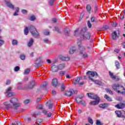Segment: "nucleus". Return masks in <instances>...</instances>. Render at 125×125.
<instances>
[{"label":"nucleus","instance_id":"obj_15","mask_svg":"<svg viewBox=\"0 0 125 125\" xmlns=\"http://www.w3.org/2000/svg\"><path fill=\"white\" fill-rule=\"evenodd\" d=\"M115 67L117 70H119L121 67V63L118 61H115Z\"/></svg>","mask_w":125,"mask_h":125},{"label":"nucleus","instance_id":"obj_16","mask_svg":"<svg viewBox=\"0 0 125 125\" xmlns=\"http://www.w3.org/2000/svg\"><path fill=\"white\" fill-rule=\"evenodd\" d=\"M108 106H109V104H106V103L100 104L99 105L100 108H103V109H104L105 108H107L108 107Z\"/></svg>","mask_w":125,"mask_h":125},{"label":"nucleus","instance_id":"obj_52","mask_svg":"<svg viewBox=\"0 0 125 125\" xmlns=\"http://www.w3.org/2000/svg\"><path fill=\"white\" fill-rule=\"evenodd\" d=\"M43 42L46 43H48L49 41H48V39H44Z\"/></svg>","mask_w":125,"mask_h":125},{"label":"nucleus","instance_id":"obj_61","mask_svg":"<svg viewBox=\"0 0 125 125\" xmlns=\"http://www.w3.org/2000/svg\"><path fill=\"white\" fill-rule=\"evenodd\" d=\"M41 101V98H38L36 100V102L39 103Z\"/></svg>","mask_w":125,"mask_h":125},{"label":"nucleus","instance_id":"obj_47","mask_svg":"<svg viewBox=\"0 0 125 125\" xmlns=\"http://www.w3.org/2000/svg\"><path fill=\"white\" fill-rule=\"evenodd\" d=\"M10 83H11V80H8L6 81V84L8 85V84H10Z\"/></svg>","mask_w":125,"mask_h":125},{"label":"nucleus","instance_id":"obj_58","mask_svg":"<svg viewBox=\"0 0 125 125\" xmlns=\"http://www.w3.org/2000/svg\"><path fill=\"white\" fill-rule=\"evenodd\" d=\"M66 78H67V79H71V76H70V75L67 74L66 75Z\"/></svg>","mask_w":125,"mask_h":125},{"label":"nucleus","instance_id":"obj_43","mask_svg":"<svg viewBox=\"0 0 125 125\" xmlns=\"http://www.w3.org/2000/svg\"><path fill=\"white\" fill-rule=\"evenodd\" d=\"M55 31L58 32V33H61V31H60V29L57 27H55Z\"/></svg>","mask_w":125,"mask_h":125},{"label":"nucleus","instance_id":"obj_24","mask_svg":"<svg viewBox=\"0 0 125 125\" xmlns=\"http://www.w3.org/2000/svg\"><path fill=\"white\" fill-rule=\"evenodd\" d=\"M35 82L34 81H32L30 83V84H29V85L28 86V88L32 89L33 88L34 86H35Z\"/></svg>","mask_w":125,"mask_h":125},{"label":"nucleus","instance_id":"obj_25","mask_svg":"<svg viewBox=\"0 0 125 125\" xmlns=\"http://www.w3.org/2000/svg\"><path fill=\"white\" fill-rule=\"evenodd\" d=\"M58 68L59 70H62L65 68V64H59Z\"/></svg>","mask_w":125,"mask_h":125},{"label":"nucleus","instance_id":"obj_34","mask_svg":"<svg viewBox=\"0 0 125 125\" xmlns=\"http://www.w3.org/2000/svg\"><path fill=\"white\" fill-rule=\"evenodd\" d=\"M43 34L45 36H48L49 35V31L48 30H45L43 31Z\"/></svg>","mask_w":125,"mask_h":125},{"label":"nucleus","instance_id":"obj_11","mask_svg":"<svg viewBox=\"0 0 125 125\" xmlns=\"http://www.w3.org/2000/svg\"><path fill=\"white\" fill-rule=\"evenodd\" d=\"M115 107L116 108H117V109H123V108H125V102L116 104Z\"/></svg>","mask_w":125,"mask_h":125},{"label":"nucleus","instance_id":"obj_18","mask_svg":"<svg viewBox=\"0 0 125 125\" xmlns=\"http://www.w3.org/2000/svg\"><path fill=\"white\" fill-rule=\"evenodd\" d=\"M60 60L62 61H69L70 60V58L68 57H61Z\"/></svg>","mask_w":125,"mask_h":125},{"label":"nucleus","instance_id":"obj_21","mask_svg":"<svg viewBox=\"0 0 125 125\" xmlns=\"http://www.w3.org/2000/svg\"><path fill=\"white\" fill-rule=\"evenodd\" d=\"M6 5L8 7H9V8H11V9H14V6L12 4H11V3L9 2H7Z\"/></svg>","mask_w":125,"mask_h":125},{"label":"nucleus","instance_id":"obj_5","mask_svg":"<svg viewBox=\"0 0 125 125\" xmlns=\"http://www.w3.org/2000/svg\"><path fill=\"white\" fill-rule=\"evenodd\" d=\"M112 87L113 89L115 91H117L118 93H121V94H125V87L119 84L114 83L112 85Z\"/></svg>","mask_w":125,"mask_h":125},{"label":"nucleus","instance_id":"obj_12","mask_svg":"<svg viewBox=\"0 0 125 125\" xmlns=\"http://www.w3.org/2000/svg\"><path fill=\"white\" fill-rule=\"evenodd\" d=\"M52 84L53 86L56 87L58 85V80L56 78H54L52 81Z\"/></svg>","mask_w":125,"mask_h":125},{"label":"nucleus","instance_id":"obj_10","mask_svg":"<svg viewBox=\"0 0 125 125\" xmlns=\"http://www.w3.org/2000/svg\"><path fill=\"white\" fill-rule=\"evenodd\" d=\"M12 90V88L9 87L6 90V93H7V97H11V96H13L14 95V93L10 92Z\"/></svg>","mask_w":125,"mask_h":125},{"label":"nucleus","instance_id":"obj_4","mask_svg":"<svg viewBox=\"0 0 125 125\" xmlns=\"http://www.w3.org/2000/svg\"><path fill=\"white\" fill-rule=\"evenodd\" d=\"M87 95H88V98H90V99H94L96 100L90 102V105H98V104H99V102L100 101V99L99 98V97L92 93H87Z\"/></svg>","mask_w":125,"mask_h":125},{"label":"nucleus","instance_id":"obj_63","mask_svg":"<svg viewBox=\"0 0 125 125\" xmlns=\"http://www.w3.org/2000/svg\"><path fill=\"white\" fill-rule=\"evenodd\" d=\"M122 45L123 46V48H125V42L122 43Z\"/></svg>","mask_w":125,"mask_h":125},{"label":"nucleus","instance_id":"obj_45","mask_svg":"<svg viewBox=\"0 0 125 125\" xmlns=\"http://www.w3.org/2000/svg\"><path fill=\"white\" fill-rule=\"evenodd\" d=\"M37 108L38 109H40V110H41L42 109V104H39L37 106Z\"/></svg>","mask_w":125,"mask_h":125},{"label":"nucleus","instance_id":"obj_20","mask_svg":"<svg viewBox=\"0 0 125 125\" xmlns=\"http://www.w3.org/2000/svg\"><path fill=\"white\" fill-rule=\"evenodd\" d=\"M46 105L48 106V109H52V107L53 106V104H50V101H48L46 104Z\"/></svg>","mask_w":125,"mask_h":125},{"label":"nucleus","instance_id":"obj_8","mask_svg":"<svg viewBox=\"0 0 125 125\" xmlns=\"http://www.w3.org/2000/svg\"><path fill=\"white\" fill-rule=\"evenodd\" d=\"M76 93H78L77 91H75L73 89H70L69 91L65 92V95H66V96H72L73 94H76Z\"/></svg>","mask_w":125,"mask_h":125},{"label":"nucleus","instance_id":"obj_27","mask_svg":"<svg viewBox=\"0 0 125 125\" xmlns=\"http://www.w3.org/2000/svg\"><path fill=\"white\" fill-rule=\"evenodd\" d=\"M76 51V47H73L69 50L70 54H73Z\"/></svg>","mask_w":125,"mask_h":125},{"label":"nucleus","instance_id":"obj_60","mask_svg":"<svg viewBox=\"0 0 125 125\" xmlns=\"http://www.w3.org/2000/svg\"><path fill=\"white\" fill-rule=\"evenodd\" d=\"M115 52H116V53H119V52H120V50L116 49L114 50Z\"/></svg>","mask_w":125,"mask_h":125},{"label":"nucleus","instance_id":"obj_36","mask_svg":"<svg viewBox=\"0 0 125 125\" xmlns=\"http://www.w3.org/2000/svg\"><path fill=\"white\" fill-rule=\"evenodd\" d=\"M88 121L89 124H91V125H93V120L91 119V118L89 117L88 118Z\"/></svg>","mask_w":125,"mask_h":125},{"label":"nucleus","instance_id":"obj_31","mask_svg":"<svg viewBox=\"0 0 125 125\" xmlns=\"http://www.w3.org/2000/svg\"><path fill=\"white\" fill-rule=\"evenodd\" d=\"M24 33L25 35H28V33H29V29L28 28V27H25V28L24 29Z\"/></svg>","mask_w":125,"mask_h":125},{"label":"nucleus","instance_id":"obj_13","mask_svg":"<svg viewBox=\"0 0 125 125\" xmlns=\"http://www.w3.org/2000/svg\"><path fill=\"white\" fill-rule=\"evenodd\" d=\"M80 81H81V78H80V77H77L76 78L74 79L73 81V84H79Z\"/></svg>","mask_w":125,"mask_h":125},{"label":"nucleus","instance_id":"obj_50","mask_svg":"<svg viewBox=\"0 0 125 125\" xmlns=\"http://www.w3.org/2000/svg\"><path fill=\"white\" fill-rule=\"evenodd\" d=\"M103 29L104 30H107V29H109V26H108L107 25H105L104 26Z\"/></svg>","mask_w":125,"mask_h":125},{"label":"nucleus","instance_id":"obj_7","mask_svg":"<svg viewBox=\"0 0 125 125\" xmlns=\"http://www.w3.org/2000/svg\"><path fill=\"white\" fill-rule=\"evenodd\" d=\"M29 30L31 34L34 37V38H36V39H39L40 38V34H39V32L37 31V29L34 26H30L29 27Z\"/></svg>","mask_w":125,"mask_h":125},{"label":"nucleus","instance_id":"obj_39","mask_svg":"<svg viewBox=\"0 0 125 125\" xmlns=\"http://www.w3.org/2000/svg\"><path fill=\"white\" fill-rule=\"evenodd\" d=\"M77 103H81V102L82 101V98H77L76 99Z\"/></svg>","mask_w":125,"mask_h":125},{"label":"nucleus","instance_id":"obj_62","mask_svg":"<svg viewBox=\"0 0 125 125\" xmlns=\"http://www.w3.org/2000/svg\"><path fill=\"white\" fill-rule=\"evenodd\" d=\"M56 21H57L56 19H53L52 20V22H53V23H56Z\"/></svg>","mask_w":125,"mask_h":125},{"label":"nucleus","instance_id":"obj_23","mask_svg":"<svg viewBox=\"0 0 125 125\" xmlns=\"http://www.w3.org/2000/svg\"><path fill=\"white\" fill-rule=\"evenodd\" d=\"M65 86H66L65 83H62L61 85V90H62V91H64V90H65V88H66Z\"/></svg>","mask_w":125,"mask_h":125},{"label":"nucleus","instance_id":"obj_46","mask_svg":"<svg viewBox=\"0 0 125 125\" xmlns=\"http://www.w3.org/2000/svg\"><path fill=\"white\" fill-rule=\"evenodd\" d=\"M42 113H43V114H44V115H47V111H46V110H45V109H43L42 111Z\"/></svg>","mask_w":125,"mask_h":125},{"label":"nucleus","instance_id":"obj_56","mask_svg":"<svg viewBox=\"0 0 125 125\" xmlns=\"http://www.w3.org/2000/svg\"><path fill=\"white\" fill-rule=\"evenodd\" d=\"M51 115H52V113L50 112L47 114V117L48 118H50V117H51Z\"/></svg>","mask_w":125,"mask_h":125},{"label":"nucleus","instance_id":"obj_22","mask_svg":"<svg viewBox=\"0 0 125 125\" xmlns=\"http://www.w3.org/2000/svg\"><path fill=\"white\" fill-rule=\"evenodd\" d=\"M112 39L113 40H117L118 39V35H117V32L114 31L112 34Z\"/></svg>","mask_w":125,"mask_h":125},{"label":"nucleus","instance_id":"obj_19","mask_svg":"<svg viewBox=\"0 0 125 125\" xmlns=\"http://www.w3.org/2000/svg\"><path fill=\"white\" fill-rule=\"evenodd\" d=\"M35 64L37 67H41L42 65V61H41L40 59H38Z\"/></svg>","mask_w":125,"mask_h":125},{"label":"nucleus","instance_id":"obj_26","mask_svg":"<svg viewBox=\"0 0 125 125\" xmlns=\"http://www.w3.org/2000/svg\"><path fill=\"white\" fill-rule=\"evenodd\" d=\"M104 97L107 101H112V98L109 97V96H108L107 94H105Z\"/></svg>","mask_w":125,"mask_h":125},{"label":"nucleus","instance_id":"obj_29","mask_svg":"<svg viewBox=\"0 0 125 125\" xmlns=\"http://www.w3.org/2000/svg\"><path fill=\"white\" fill-rule=\"evenodd\" d=\"M115 113L118 118H121V116H122V112L121 111H116Z\"/></svg>","mask_w":125,"mask_h":125},{"label":"nucleus","instance_id":"obj_42","mask_svg":"<svg viewBox=\"0 0 125 125\" xmlns=\"http://www.w3.org/2000/svg\"><path fill=\"white\" fill-rule=\"evenodd\" d=\"M30 100L27 99L24 101V104H28L29 103H30Z\"/></svg>","mask_w":125,"mask_h":125},{"label":"nucleus","instance_id":"obj_48","mask_svg":"<svg viewBox=\"0 0 125 125\" xmlns=\"http://www.w3.org/2000/svg\"><path fill=\"white\" fill-rule=\"evenodd\" d=\"M96 125H102L101 124V122L99 120H97V121H96Z\"/></svg>","mask_w":125,"mask_h":125},{"label":"nucleus","instance_id":"obj_57","mask_svg":"<svg viewBox=\"0 0 125 125\" xmlns=\"http://www.w3.org/2000/svg\"><path fill=\"white\" fill-rule=\"evenodd\" d=\"M52 94H53V95H55L56 94V91L54 90H53L52 91Z\"/></svg>","mask_w":125,"mask_h":125},{"label":"nucleus","instance_id":"obj_37","mask_svg":"<svg viewBox=\"0 0 125 125\" xmlns=\"http://www.w3.org/2000/svg\"><path fill=\"white\" fill-rule=\"evenodd\" d=\"M20 58H21V60H25V59L26 58V56H25V55H24V54H21L20 56Z\"/></svg>","mask_w":125,"mask_h":125},{"label":"nucleus","instance_id":"obj_49","mask_svg":"<svg viewBox=\"0 0 125 125\" xmlns=\"http://www.w3.org/2000/svg\"><path fill=\"white\" fill-rule=\"evenodd\" d=\"M80 103L82 104V105H85V102L83 100H81Z\"/></svg>","mask_w":125,"mask_h":125},{"label":"nucleus","instance_id":"obj_17","mask_svg":"<svg viewBox=\"0 0 125 125\" xmlns=\"http://www.w3.org/2000/svg\"><path fill=\"white\" fill-rule=\"evenodd\" d=\"M33 43H34V39H33V38H31L27 44V45L29 47H31V46L33 45Z\"/></svg>","mask_w":125,"mask_h":125},{"label":"nucleus","instance_id":"obj_44","mask_svg":"<svg viewBox=\"0 0 125 125\" xmlns=\"http://www.w3.org/2000/svg\"><path fill=\"white\" fill-rule=\"evenodd\" d=\"M87 25H88V27L89 28H91L92 25H91V23H90V21H87Z\"/></svg>","mask_w":125,"mask_h":125},{"label":"nucleus","instance_id":"obj_33","mask_svg":"<svg viewBox=\"0 0 125 125\" xmlns=\"http://www.w3.org/2000/svg\"><path fill=\"white\" fill-rule=\"evenodd\" d=\"M17 43H18V41H17V40H13L12 41V44L13 45H16V44H17Z\"/></svg>","mask_w":125,"mask_h":125},{"label":"nucleus","instance_id":"obj_3","mask_svg":"<svg viewBox=\"0 0 125 125\" xmlns=\"http://www.w3.org/2000/svg\"><path fill=\"white\" fill-rule=\"evenodd\" d=\"M87 76L89 77V80L92 81V82H95V83H96V84H98V85H102V82L100 81L96 80L94 81V80L92 79V78H94V77H97L98 74L96 72H92V71H87L86 73Z\"/></svg>","mask_w":125,"mask_h":125},{"label":"nucleus","instance_id":"obj_59","mask_svg":"<svg viewBox=\"0 0 125 125\" xmlns=\"http://www.w3.org/2000/svg\"><path fill=\"white\" fill-rule=\"evenodd\" d=\"M95 20V19L94 18V17L91 18V22H94Z\"/></svg>","mask_w":125,"mask_h":125},{"label":"nucleus","instance_id":"obj_51","mask_svg":"<svg viewBox=\"0 0 125 125\" xmlns=\"http://www.w3.org/2000/svg\"><path fill=\"white\" fill-rule=\"evenodd\" d=\"M12 125H21V123L19 122H17L16 124L12 123Z\"/></svg>","mask_w":125,"mask_h":125},{"label":"nucleus","instance_id":"obj_9","mask_svg":"<svg viewBox=\"0 0 125 125\" xmlns=\"http://www.w3.org/2000/svg\"><path fill=\"white\" fill-rule=\"evenodd\" d=\"M109 75L110 78H111V79H112V80H115L116 81H120V77L119 76L114 75V73H113L112 72L109 71Z\"/></svg>","mask_w":125,"mask_h":125},{"label":"nucleus","instance_id":"obj_32","mask_svg":"<svg viewBox=\"0 0 125 125\" xmlns=\"http://www.w3.org/2000/svg\"><path fill=\"white\" fill-rule=\"evenodd\" d=\"M30 71H31L30 68H27V69H25L24 70V72L23 73L24 75H28V74H29V73H30Z\"/></svg>","mask_w":125,"mask_h":125},{"label":"nucleus","instance_id":"obj_2","mask_svg":"<svg viewBox=\"0 0 125 125\" xmlns=\"http://www.w3.org/2000/svg\"><path fill=\"white\" fill-rule=\"evenodd\" d=\"M79 30H80V28H78L75 30L74 36H75V37H79V36H80L81 41H83V40H89L90 39V34L86 32V31H87V28L85 27L83 28L80 34H79Z\"/></svg>","mask_w":125,"mask_h":125},{"label":"nucleus","instance_id":"obj_35","mask_svg":"<svg viewBox=\"0 0 125 125\" xmlns=\"http://www.w3.org/2000/svg\"><path fill=\"white\" fill-rule=\"evenodd\" d=\"M64 33L65 35H68L70 33V29L69 28H65L64 29Z\"/></svg>","mask_w":125,"mask_h":125},{"label":"nucleus","instance_id":"obj_53","mask_svg":"<svg viewBox=\"0 0 125 125\" xmlns=\"http://www.w3.org/2000/svg\"><path fill=\"white\" fill-rule=\"evenodd\" d=\"M21 12H22V13H23V14H25V13H27V10H26L25 9H23L21 10Z\"/></svg>","mask_w":125,"mask_h":125},{"label":"nucleus","instance_id":"obj_6","mask_svg":"<svg viewBox=\"0 0 125 125\" xmlns=\"http://www.w3.org/2000/svg\"><path fill=\"white\" fill-rule=\"evenodd\" d=\"M78 48L79 49L80 53L82 56L83 58H87L88 57V55L87 53L84 52L85 51V47L82 45V42H78Z\"/></svg>","mask_w":125,"mask_h":125},{"label":"nucleus","instance_id":"obj_40","mask_svg":"<svg viewBox=\"0 0 125 125\" xmlns=\"http://www.w3.org/2000/svg\"><path fill=\"white\" fill-rule=\"evenodd\" d=\"M20 70V67L19 66H16L14 68V71L15 72H18Z\"/></svg>","mask_w":125,"mask_h":125},{"label":"nucleus","instance_id":"obj_41","mask_svg":"<svg viewBox=\"0 0 125 125\" xmlns=\"http://www.w3.org/2000/svg\"><path fill=\"white\" fill-rule=\"evenodd\" d=\"M30 20H31V21H35V20H36V17H35V16H31Z\"/></svg>","mask_w":125,"mask_h":125},{"label":"nucleus","instance_id":"obj_1","mask_svg":"<svg viewBox=\"0 0 125 125\" xmlns=\"http://www.w3.org/2000/svg\"><path fill=\"white\" fill-rule=\"evenodd\" d=\"M3 104L6 110H9V109L16 110L20 106V104L18 103V99L15 98L11 99L9 102H5Z\"/></svg>","mask_w":125,"mask_h":125},{"label":"nucleus","instance_id":"obj_38","mask_svg":"<svg viewBox=\"0 0 125 125\" xmlns=\"http://www.w3.org/2000/svg\"><path fill=\"white\" fill-rule=\"evenodd\" d=\"M3 43H4V41L2 40L1 37L0 36V46H1Z\"/></svg>","mask_w":125,"mask_h":125},{"label":"nucleus","instance_id":"obj_54","mask_svg":"<svg viewBox=\"0 0 125 125\" xmlns=\"http://www.w3.org/2000/svg\"><path fill=\"white\" fill-rule=\"evenodd\" d=\"M47 84V83H46V82H43L42 83V85L43 87H44L45 86H46Z\"/></svg>","mask_w":125,"mask_h":125},{"label":"nucleus","instance_id":"obj_55","mask_svg":"<svg viewBox=\"0 0 125 125\" xmlns=\"http://www.w3.org/2000/svg\"><path fill=\"white\" fill-rule=\"evenodd\" d=\"M49 2L50 4L52 5V4H53V2H54V0H50Z\"/></svg>","mask_w":125,"mask_h":125},{"label":"nucleus","instance_id":"obj_30","mask_svg":"<svg viewBox=\"0 0 125 125\" xmlns=\"http://www.w3.org/2000/svg\"><path fill=\"white\" fill-rule=\"evenodd\" d=\"M86 8L87 9V11H88L89 13H90V11H91V6L89 5H87Z\"/></svg>","mask_w":125,"mask_h":125},{"label":"nucleus","instance_id":"obj_64","mask_svg":"<svg viewBox=\"0 0 125 125\" xmlns=\"http://www.w3.org/2000/svg\"><path fill=\"white\" fill-rule=\"evenodd\" d=\"M30 57H34V52H32V53L30 54Z\"/></svg>","mask_w":125,"mask_h":125},{"label":"nucleus","instance_id":"obj_14","mask_svg":"<svg viewBox=\"0 0 125 125\" xmlns=\"http://www.w3.org/2000/svg\"><path fill=\"white\" fill-rule=\"evenodd\" d=\"M58 67H57L56 66V65L55 64H54L53 65V66H52L51 67V70L53 71V72H58Z\"/></svg>","mask_w":125,"mask_h":125},{"label":"nucleus","instance_id":"obj_28","mask_svg":"<svg viewBox=\"0 0 125 125\" xmlns=\"http://www.w3.org/2000/svg\"><path fill=\"white\" fill-rule=\"evenodd\" d=\"M105 91H106V92H107V93H109L111 95H113L114 94V93H113V91L109 88L105 89Z\"/></svg>","mask_w":125,"mask_h":125}]
</instances>
